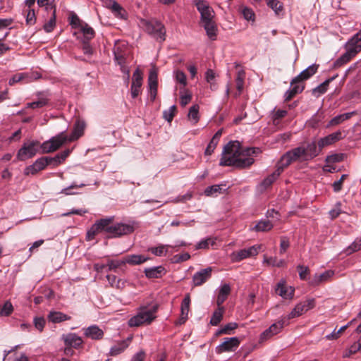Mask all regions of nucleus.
Instances as JSON below:
<instances>
[{"label":"nucleus","mask_w":361,"mask_h":361,"mask_svg":"<svg viewBox=\"0 0 361 361\" xmlns=\"http://www.w3.org/2000/svg\"><path fill=\"white\" fill-rule=\"evenodd\" d=\"M334 272L332 270H327L322 274H315L312 277L310 281V284L314 286H319V284L329 281L334 276Z\"/></svg>","instance_id":"obj_22"},{"label":"nucleus","mask_w":361,"mask_h":361,"mask_svg":"<svg viewBox=\"0 0 361 361\" xmlns=\"http://www.w3.org/2000/svg\"><path fill=\"white\" fill-rule=\"evenodd\" d=\"M337 75L333 76L327 80H326L324 82H323L322 84L316 87L312 90V94L315 95L316 97H319L320 94H324L327 90L328 87L329 85V83L333 81Z\"/></svg>","instance_id":"obj_31"},{"label":"nucleus","mask_w":361,"mask_h":361,"mask_svg":"<svg viewBox=\"0 0 361 361\" xmlns=\"http://www.w3.org/2000/svg\"><path fill=\"white\" fill-rule=\"evenodd\" d=\"M80 30L84 35L85 39L87 41L90 40L94 37V31L93 28L89 26L87 23L80 25Z\"/></svg>","instance_id":"obj_38"},{"label":"nucleus","mask_w":361,"mask_h":361,"mask_svg":"<svg viewBox=\"0 0 361 361\" xmlns=\"http://www.w3.org/2000/svg\"><path fill=\"white\" fill-rule=\"evenodd\" d=\"M146 31L160 42L165 40V29L159 21H150L145 24Z\"/></svg>","instance_id":"obj_9"},{"label":"nucleus","mask_w":361,"mask_h":361,"mask_svg":"<svg viewBox=\"0 0 361 361\" xmlns=\"http://www.w3.org/2000/svg\"><path fill=\"white\" fill-rule=\"evenodd\" d=\"M343 138L342 133L340 130L334 132L324 137L320 138L317 142L319 149L324 147L333 145L335 142L341 140Z\"/></svg>","instance_id":"obj_17"},{"label":"nucleus","mask_w":361,"mask_h":361,"mask_svg":"<svg viewBox=\"0 0 361 361\" xmlns=\"http://www.w3.org/2000/svg\"><path fill=\"white\" fill-rule=\"evenodd\" d=\"M305 156L307 161L311 160L318 156L322 149H319L318 144L315 141L309 142L306 147H304Z\"/></svg>","instance_id":"obj_19"},{"label":"nucleus","mask_w":361,"mask_h":361,"mask_svg":"<svg viewBox=\"0 0 361 361\" xmlns=\"http://www.w3.org/2000/svg\"><path fill=\"white\" fill-rule=\"evenodd\" d=\"M106 6L111 10L116 17L122 19H125L126 18V12L125 9L116 1H109Z\"/></svg>","instance_id":"obj_25"},{"label":"nucleus","mask_w":361,"mask_h":361,"mask_svg":"<svg viewBox=\"0 0 361 361\" xmlns=\"http://www.w3.org/2000/svg\"><path fill=\"white\" fill-rule=\"evenodd\" d=\"M149 259L148 257L142 255H128L124 258L125 264H129L130 265L141 264Z\"/></svg>","instance_id":"obj_27"},{"label":"nucleus","mask_w":361,"mask_h":361,"mask_svg":"<svg viewBox=\"0 0 361 361\" xmlns=\"http://www.w3.org/2000/svg\"><path fill=\"white\" fill-rule=\"evenodd\" d=\"M144 273L148 279H159L166 274V270L163 266L146 268Z\"/></svg>","instance_id":"obj_20"},{"label":"nucleus","mask_w":361,"mask_h":361,"mask_svg":"<svg viewBox=\"0 0 361 361\" xmlns=\"http://www.w3.org/2000/svg\"><path fill=\"white\" fill-rule=\"evenodd\" d=\"M214 241L211 238H207L201 240L196 245V249H207L209 244H213Z\"/></svg>","instance_id":"obj_63"},{"label":"nucleus","mask_w":361,"mask_h":361,"mask_svg":"<svg viewBox=\"0 0 361 361\" xmlns=\"http://www.w3.org/2000/svg\"><path fill=\"white\" fill-rule=\"evenodd\" d=\"M260 245H253L247 249H243L233 252L231 259L233 262H240L250 257L256 256L259 253Z\"/></svg>","instance_id":"obj_11"},{"label":"nucleus","mask_w":361,"mask_h":361,"mask_svg":"<svg viewBox=\"0 0 361 361\" xmlns=\"http://www.w3.org/2000/svg\"><path fill=\"white\" fill-rule=\"evenodd\" d=\"M318 68L319 65L317 64H312L308 66L298 75L292 79L291 84L293 85L295 82H302V81L309 79L311 76L317 73Z\"/></svg>","instance_id":"obj_18"},{"label":"nucleus","mask_w":361,"mask_h":361,"mask_svg":"<svg viewBox=\"0 0 361 361\" xmlns=\"http://www.w3.org/2000/svg\"><path fill=\"white\" fill-rule=\"evenodd\" d=\"M45 158H47L48 165H52L53 166H56L62 163V161H61L58 154H56L54 157H45Z\"/></svg>","instance_id":"obj_64"},{"label":"nucleus","mask_w":361,"mask_h":361,"mask_svg":"<svg viewBox=\"0 0 361 361\" xmlns=\"http://www.w3.org/2000/svg\"><path fill=\"white\" fill-rule=\"evenodd\" d=\"M106 279L109 281V283H110V285L112 286V287H116L117 288H121V281L120 280H117V278L116 276L114 275H107L106 276Z\"/></svg>","instance_id":"obj_60"},{"label":"nucleus","mask_w":361,"mask_h":361,"mask_svg":"<svg viewBox=\"0 0 361 361\" xmlns=\"http://www.w3.org/2000/svg\"><path fill=\"white\" fill-rule=\"evenodd\" d=\"M283 171V169L278 165L277 169L264 179L262 182V185L264 188L269 187L278 178Z\"/></svg>","instance_id":"obj_29"},{"label":"nucleus","mask_w":361,"mask_h":361,"mask_svg":"<svg viewBox=\"0 0 361 361\" xmlns=\"http://www.w3.org/2000/svg\"><path fill=\"white\" fill-rule=\"evenodd\" d=\"M85 126V125L83 122L78 121L75 123L74 130H73L71 137L68 140L70 141H73L74 140L79 138L80 136H82V135L83 134Z\"/></svg>","instance_id":"obj_34"},{"label":"nucleus","mask_w":361,"mask_h":361,"mask_svg":"<svg viewBox=\"0 0 361 361\" xmlns=\"http://www.w3.org/2000/svg\"><path fill=\"white\" fill-rule=\"evenodd\" d=\"M276 292L284 299H292L294 295V289L282 283H278Z\"/></svg>","instance_id":"obj_23"},{"label":"nucleus","mask_w":361,"mask_h":361,"mask_svg":"<svg viewBox=\"0 0 361 361\" xmlns=\"http://www.w3.org/2000/svg\"><path fill=\"white\" fill-rule=\"evenodd\" d=\"M166 246V245H161L158 247H152L149 248V250L156 256H161L164 252H166V250H165Z\"/></svg>","instance_id":"obj_56"},{"label":"nucleus","mask_w":361,"mask_h":361,"mask_svg":"<svg viewBox=\"0 0 361 361\" xmlns=\"http://www.w3.org/2000/svg\"><path fill=\"white\" fill-rule=\"evenodd\" d=\"M324 116L323 113L317 112L312 118L308 121V125L313 128L319 126V123L324 119Z\"/></svg>","instance_id":"obj_41"},{"label":"nucleus","mask_w":361,"mask_h":361,"mask_svg":"<svg viewBox=\"0 0 361 361\" xmlns=\"http://www.w3.org/2000/svg\"><path fill=\"white\" fill-rule=\"evenodd\" d=\"M149 89H157V73L154 70H150L148 77Z\"/></svg>","instance_id":"obj_39"},{"label":"nucleus","mask_w":361,"mask_h":361,"mask_svg":"<svg viewBox=\"0 0 361 361\" xmlns=\"http://www.w3.org/2000/svg\"><path fill=\"white\" fill-rule=\"evenodd\" d=\"M267 5L279 14L283 9V4L278 0H267Z\"/></svg>","instance_id":"obj_48"},{"label":"nucleus","mask_w":361,"mask_h":361,"mask_svg":"<svg viewBox=\"0 0 361 361\" xmlns=\"http://www.w3.org/2000/svg\"><path fill=\"white\" fill-rule=\"evenodd\" d=\"M230 292L231 287L228 284H224L221 287L216 299V305L218 307L222 306V304L228 298Z\"/></svg>","instance_id":"obj_28"},{"label":"nucleus","mask_w":361,"mask_h":361,"mask_svg":"<svg viewBox=\"0 0 361 361\" xmlns=\"http://www.w3.org/2000/svg\"><path fill=\"white\" fill-rule=\"evenodd\" d=\"M55 8V6H53ZM56 25V8H54L53 14L49 22L44 25V30L47 32H51Z\"/></svg>","instance_id":"obj_45"},{"label":"nucleus","mask_w":361,"mask_h":361,"mask_svg":"<svg viewBox=\"0 0 361 361\" xmlns=\"http://www.w3.org/2000/svg\"><path fill=\"white\" fill-rule=\"evenodd\" d=\"M158 308L157 305H154L152 308L147 309L145 307H141L140 311L128 321V325L131 327L139 326L144 324H150L156 317L154 315Z\"/></svg>","instance_id":"obj_4"},{"label":"nucleus","mask_w":361,"mask_h":361,"mask_svg":"<svg viewBox=\"0 0 361 361\" xmlns=\"http://www.w3.org/2000/svg\"><path fill=\"white\" fill-rule=\"evenodd\" d=\"M125 265L124 259L121 260H110L107 263L108 271H116V269Z\"/></svg>","instance_id":"obj_46"},{"label":"nucleus","mask_w":361,"mask_h":361,"mask_svg":"<svg viewBox=\"0 0 361 361\" xmlns=\"http://www.w3.org/2000/svg\"><path fill=\"white\" fill-rule=\"evenodd\" d=\"M143 74L142 72L137 68L133 75L132 85H131V96L133 98L137 97L140 92V88L142 84Z\"/></svg>","instance_id":"obj_13"},{"label":"nucleus","mask_w":361,"mask_h":361,"mask_svg":"<svg viewBox=\"0 0 361 361\" xmlns=\"http://www.w3.org/2000/svg\"><path fill=\"white\" fill-rule=\"evenodd\" d=\"M274 227L273 223L269 220H261L252 228L253 231L257 232H267L272 229Z\"/></svg>","instance_id":"obj_32"},{"label":"nucleus","mask_w":361,"mask_h":361,"mask_svg":"<svg viewBox=\"0 0 361 361\" xmlns=\"http://www.w3.org/2000/svg\"><path fill=\"white\" fill-rule=\"evenodd\" d=\"M36 17L35 11L33 9H29L26 16V23L27 25H32L35 23Z\"/></svg>","instance_id":"obj_61"},{"label":"nucleus","mask_w":361,"mask_h":361,"mask_svg":"<svg viewBox=\"0 0 361 361\" xmlns=\"http://www.w3.org/2000/svg\"><path fill=\"white\" fill-rule=\"evenodd\" d=\"M48 166V162L45 157L37 159L33 164L27 166L25 169L24 174L26 176L35 175L37 172L43 170Z\"/></svg>","instance_id":"obj_15"},{"label":"nucleus","mask_w":361,"mask_h":361,"mask_svg":"<svg viewBox=\"0 0 361 361\" xmlns=\"http://www.w3.org/2000/svg\"><path fill=\"white\" fill-rule=\"evenodd\" d=\"M347 176H348V175L343 174L341 176V177L340 178V179L338 180L335 181L333 183V188H334V192H338L342 189L343 183Z\"/></svg>","instance_id":"obj_55"},{"label":"nucleus","mask_w":361,"mask_h":361,"mask_svg":"<svg viewBox=\"0 0 361 361\" xmlns=\"http://www.w3.org/2000/svg\"><path fill=\"white\" fill-rule=\"evenodd\" d=\"M212 269L207 267L201 269L195 273L192 277V282L195 286H200L207 281L212 276Z\"/></svg>","instance_id":"obj_16"},{"label":"nucleus","mask_w":361,"mask_h":361,"mask_svg":"<svg viewBox=\"0 0 361 361\" xmlns=\"http://www.w3.org/2000/svg\"><path fill=\"white\" fill-rule=\"evenodd\" d=\"M39 145V142L37 140L24 142L22 147L18 152V159L20 161H25L27 159L33 157L37 154Z\"/></svg>","instance_id":"obj_7"},{"label":"nucleus","mask_w":361,"mask_h":361,"mask_svg":"<svg viewBox=\"0 0 361 361\" xmlns=\"http://www.w3.org/2000/svg\"><path fill=\"white\" fill-rule=\"evenodd\" d=\"M218 142H219V141L216 140V138L215 139L212 138V140H210L209 145H207V147L205 149L204 154L206 155H211L212 153L215 149Z\"/></svg>","instance_id":"obj_54"},{"label":"nucleus","mask_w":361,"mask_h":361,"mask_svg":"<svg viewBox=\"0 0 361 361\" xmlns=\"http://www.w3.org/2000/svg\"><path fill=\"white\" fill-rule=\"evenodd\" d=\"M176 112V106H171L169 109L164 111L163 117L168 122H171Z\"/></svg>","instance_id":"obj_47"},{"label":"nucleus","mask_w":361,"mask_h":361,"mask_svg":"<svg viewBox=\"0 0 361 361\" xmlns=\"http://www.w3.org/2000/svg\"><path fill=\"white\" fill-rule=\"evenodd\" d=\"M190 258V255L188 252H184L180 255H176L171 259L173 263H180L188 260Z\"/></svg>","instance_id":"obj_51"},{"label":"nucleus","mask_w":361,"mask_h":361,"mask_svg":"<svg viewBox=\"0 0 361 361\" xmlns=\"http://www.w3.org/2000/svg\"><path fill=\"white\" fill-rule=\"evenodd\" d=\"M224 313V307L223 306L218 307L214 312L210 319V324L212 326H217L223 319Z\"/></svg>","instance_id":"obj_33"},{"label":"nucleus","mask_w":361,"mask_h":361,"mask_svg":"<svg viewBox=\"0 0 361 361\" xmlns=\"http://www.w3.org/2000/svg\"><path fill=\"white\" fill-rule=\"evenodd\" d=\"M68 140L67 136L61 133L55 137H51L49 140L44 142L40 147L43 153H49L57 150Z\"/></svg>","instance_id":"obj_8"},{"label":"nucleus","mask_w":361,"mask_h":361,"mask_svg":"<svg viewBox=\"0 0 361 361\" xmlns=\"http://www.w3.org/2000/svg\"><path fill=\"white\" fill-rule=\"evenodd\" d=\"M240 345V341L237 337L225 338L224 341L216 347L217 353L234 351Z\"/></svg>","instance_id":"obj_12"},{"label":"nucleus","mask_w":361,"mask_h":361,"mask_svg":"<svg viewBox=\"0 0 361 361\" xmlns=\"http://www.w3.org/2000/svg\"><path fill=\"white\" fill-rule=\"evenodd\" d=\"M34 324L37 329L39 331H42L45 325V319L44 317H35L34 319Z\"/></svg>","instance_id":"obj_57"},{"label":"nucleus","mask_w":361,"mask_h":361,"mask_svg":"<svg viewBox=\"0 0 361 361\" xmlns=\"http://www.w3.org/2000/svg\"><path fill=\"white\" fill-rule=\"evenodd\" d=\"M287 115V111L278 109L273 116V121L274 123H278V121L284 118Z\"/></svg>","instance_id":"obj_62"},{"label":"nucleus","mask_w":361,"mask_h":361,"mask_svg":"<svg viewBox=\"0 0 361 361\" xmlns=\"http://www.w3.org/2000/svg\"><path fill=\"white\" fill-rule=\"evenodd\" d=\"M190 297L189 294H187L182 301L180 305V314L185 315L188 317L190 310Z\"/></svg>","instance_id":"obj_40"},{"label":"nucleus","mask_w":361,"mask_h":361,"mask_svg":"<svg viewBox=\"0 0 361 361\" xmlns=\"http://www.w3.org/2000/svg\"><path fill=\"white\" fill-rule=\"evenodd\" d=\"M131 341V338H128L126 341H122L115 345L111 348L109 355L111 356H116L121 353H122L128 346L129 343Z\"/></svg>","instance_id":"obj_26"},{"label":"nucleus","mask_w":361,"mask_h":361,"mask_svg":"<svg viewBox=\"0 0 361 361\" xmlns=\"http://www.w3.org/2000/svg\"><path fill=\"white\" fill-rule=\"evenodd\" d=\"M13 311V307L10 301H6L3 307L0 308V316L8 317Z\"/></svg>","instance_id":"obj_43"},{"label":"nucleus","mask_w":361,"mask_h":361,"mask_svg":"<svg viewBox=\"0 0 361 361\" xmlns=\"http://www.w3.org/2000/svg\"><path fill=\"white\" fill-rule=\"evenodd\" d=\"M298 270L299 271V276L300 279L305 280L307 278V276L310 273L309 268L307 267H305L302 265H298L297 267Z\"/></svg>","instance_id":"obj_58"},{"label":"nucleus","mask_w":361,"mask_h":361,"mask_svg":"<svg viewBox=\"0 0 361 361\" xmlns=\"http://www.w3.org/2000/svg\"><path fill=\"white\" fill-rule=\"evenodd\" d=\"M86 337L93 340H100L103 338L104 331L97 325H92L85 329Z\"/></svg>","instance_id":"obj_21"},{"label":"nucleus","mask_w":361,"mask_h":361,"mask_svg":"<svg viewBox=\"0 0 361 361\" xmlns=\"http://www.w3.org/2000/svg\"><path fill=\"white\" fill-rule=\"evenodd\" d=\"M258 148H241L238 141H231L224 147L219 165L222 166H235L244 169L254 163V159L250 156L258 151Z\"/></svg>","instance_id":"obj_1"},{"label":"nucleus","mask_w":361,"mask_h":361,"mask_svg":"<svg viewBox=\"0 0 361 361\" xmlns=\"http://www.w3.org/2000/svg\"><path fill=\"white\" fill-rule=\"evenodd\" d=\"M353 114V112H350V113H345V114H343L336 116L329 121L328 126H333L338 125V124L341 123L342 122H343L344 121L350 118Z\"/></svg>","instance_id":"obj_35"},{"label":"nucleus","mask_w":361,"mask_h":361,"mask_svg":"<svg viewBox=\"0 0 361 361\" xmlns=\"http://www.w3.org/2000/svg\"><path fill=\"white\" fill-rule=\"evenodd\" d=\"M290 246V243L286 237H281V243H280V254H283L287 249Z\"/></svg>","instance_id":"obj_59"},{"label":"nucleus","mask_w":361,"mask_h":361,"mask_svg":"<svg viewBox=\"0 0 361 361\" xmlns=\"http://www.w3.org/2000/svg\"><path fill=\"white\" fill-rule=\"evenodd\" d=\"M361 351L360 349V347L358 345H356L355 343H353L349 349L346 350L345 353L343 355V357H349L352 355L356 353L357 351Z\"/></svg>","instance_id":"obj_53"},{"label":"nucleus","mask_w":361,"mask_h":361,"mask_svg":"<svg viewBox=\"0 0 361 361\" xmlns=\"http://www.w3.org/2000/svg\"><path fill=\"white\" fill-rule=\"evenodd\" d=\"M39 78H40V75L37 73H19L12 76L8 81V84L9 85H13L21 81H25V83H28Z\"/></svg>","instance_id":"obj_14"},{"label":"nucleus","mask_w":361,"mask_h":361,"mask_svg":"<svg viewBox=\"0 0 361 361\" xmlns=\"http://www.w3.org/2000/svg\"><path fill=\"white\" fill-rule=\"evenodd\" d=\"M245 77V73L244 70L240 69L238 71L237 77L235 79L236 88L239 92V94L242 92L244 85V80Z\"/></svg>","instance_id":"obj_36"},{"label":"nucleus","mask_w":361,"mask_h":361,"mask_svg":"<svg viewBox=\"0 0 361 361\" xmlns=\"http://www.w3.org/2000/svg\"><path fill=\"white\" fill-rule=\"evenodd\" d=\"M188 118L194 121V123H197L199 121V106L195 104L190 108L188 114Z\"/></svg>","instance_id":"obj_42"},{"label":"nucleus","mask_w":361,"mask_h":361,"mask_svg":"<svg viewBox=\"0 0 361 361\" xmlns=\"http://www.w3.org/2000/svg\"><path fill=\"white\" fill-rule=\"evenodd\" d=\"M48 319L53 323H59L70 320L71 317L61 312H50L48 314Z\"/></svg>","instance_id":"obj_30"},{"label":"nucleus","mask_w":361,"mask_h":361,"mask_svg":"<svg viewBox=\"0 0 361 361\" xmlns=\"http://www.w3.org/2000/svg\"><path fill=\"white\" fill-rule=\"evenodd\" d=\"M241 13L245 19L247 20H255V13L253 11L247 7H243L242 8Z\"/></svg>","instance_id":"obj_52"},{"label":"nucleus","mask_w":361,"mask_h":361,"mask_svg":"<svg viewBox=\"0 0 361 361\" xmlns=\"http://www.w3.org/2000/svg\"><path fill=\"white\" fill-rule=\"evenodd\" d=\"M135 223L133 222L131 224L123 223H117L113 224L111 228V233L110 234V238H118L124 235H128L132 233L135 230Z\"/></svg>","instance_id":"obj_10"},{"label":"nucleus","mask_w":361,"mask_h":361,"mask_svg":"<svg viewBox=\"0 0 361 361\" xmlns=\"http://www.w3.org/2000/svg\"><path fill=\"white\" fill-rule=\"evenodd\" d=\"M201 15V24L204 28L207 35L212 40L216 39L217 27L214 20V12L211 7L204 1L197 0L195 4Z\"/></svg>","instance_id":"obj_2"},{"label":"nucleus","mask_w":361,"mask_h":361,"mask_svg":"<svg viewBox=\"0 0 361 361\" xmlns=\"http://www.w3.org/2000/svg\"><path fill=\"white\" fill-rule=\"evenodd\" d=\"M113 221V216L101 219L97 221L87 233V240H92L94 238L96 235L103 232L107 235L108 238H110Z\"/></svg>","instance_id":"obj_5"},{"label":"nucleus","mask_w":361,"mask_h":361,"mask_svg":"<svg viewBox=\"0 0 361 361\" xmlns=\"http://www.w3.org/2000/svg\"><path fill=\"white\" fill-rule=\"evenodd\" d=\"M305 312L304 305L302 302H299L289 313V318H295L302 315Z\"/></svg>","instance_id":"obj_44"},{"label":"nucleus","mask_w":361,"mask_h":361,"mask_svg":"<svg viewBox=\"0 0 361 361\" xmlns=\"http://www.w3.org/2000/svg\"><path fill=\"white\" fill-rule=\"evenodd\" d=\"M346 51L342 54L334 63V68H339L349 62L357 53L361 51V42L352 37L345 44Z\"/></svg>","instance_id":"obj_3"},{"label":"nucleus","mask_w":361,"mask_h":361,"mask_svg":"<svg viewBox=\"0 0 361 361\" xmlns=\"http://www.w3.org/2000/svg\"><path fill=\"white\" fill-rule=\"evenodd\" d=\"M361 250V238H357L346 250L348 254L357 252Z\"/></svg>","instance_id":"obj_49"},{"label":"nucleus","mask_w":361,"mask_h":361,"mask_svg":"<svg viewBox=\"0 0 361 361\" xmlns=\"http://www.w3.org/2000/svg\"><path fill=\"white\" fill-rule=\"evenodd\" d=\"M307 161L305 156L304 146H300L286 152L281 158L278 165L283 170L295 161Z\"/></svg>","instance_id":"obj_6"},{"label":"nucleus","mask_w":361,"mask_h":361,"mask_svg":"<svg viewBox=\"0 0 361 361\" xmlns=\"http://www.w3.org/2000/svg\"><path fill=\"white\" fill-rule=\"evenodd\" d=\"M63 340L66 346L78 348L82 344V338L75 334H68L63 336Z\"/></svg>","instance_id":"obj_24"},{"label":"nucleus","mask_w":361,"mask_h":361,"mask_svg":"<svg viewBox=\"0 0 361 361\" xmlns=\"http://www.w3.org/2000/svg\"><path fill=\"white\" fill-rule=\"evenodd\" d=\"M223 185H214L207 187L204 190L206 196H212L216 194H221L224 189L222 188Z\"/></svg>","instance_id":"obj_37"},{"label":"nucleus","mask_w":361,"mask_h":361,"mask_svg":"<svg viewBox=\"0 0 361 361\" xmlns=\"http://www.w3.org/2000/svg\"><path fill=\"white\" fill-rule=\"evenodd\" d=\"M48 103V100L45 98H42L39 99L38 101L33 102L31 103L27 104V108H32V109H37V108H42L47 105Z\"/></svg>","instance_id":"obj_50"}]
</instances>
